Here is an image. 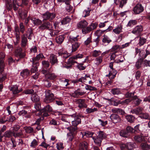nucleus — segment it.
<instances>
[{
	"instance_id": "obj_60",
	"label": "nucleus",
	"mask_w": 150,
	"mask_h": 150,
	"mask_svg": "<svg viewBox=\"0 0 150 150\" xmlns=\"http://www.w3.org/2000/svg\"><path fill=\"white\" fill-rule=\"evenodd\" d=\"M137 24V21L136 20H131L129 21L127 25L129 27L132 26Z\"/></svg>"
},
{
	"instance_id": "obj_16",
	"label": "nucleus",
	"mask_w": 150,
	"mask_h": 150,
	"mask_svg": "<svg viewBox=\"0 0 150 150\" xmlns=\"http://www.w3.org/2000/svg\"><path fill=\"white\" fill-rule=\"evenodd\" d=\"M88 24V23L86 20H82L77 23V25L78 28L83 29H86Z\"/></svg>"
},
{
	"instance_id": "obj_18",
	"label": "nucleus",
	"mask_w": 150,
	"mask_h": 150,
	"mask_svg": "<svg viewBox=\"0 0 150 150\" xmlns=\"http://www.w3.org/2000/svg\"><path fill=\"white\" fill-rule=\"evenodd\" d=\"M94 134V133L92 132L86 131V132L83 131L81 132L80 134V135H81L82 137L83 138L85 136L87 137H93V135Z\"/></svg>"
},
{
	"instance_id": "obj_20",
	"label": "nucleus",
	"mask_w": 150,
	"mask_h": 150,
	"mask_svg": "<svg viewBox=\"0 0 150 150\" xmlns=\"http://www.w3.org/2000/svg\"><path fill=\"white\" fill-rule=\"evenodd\" d=\"M105 31V30H97L96 32V35L98 36L97 38L94 40L93 42H96V45L98 44L100 41L99 37L101 35V34L103 33Z\"/></svg>"
},
{
	"instance_id": "obj_22",
	"label": "nucleus",
	"mask_w": 150,
	"mask_h": 150,
	"mask_svg": "<svg viewBox=\"0 0 150 150\" xmlns=\"http://www.w3.org/2000/svg\"><path fill=\"white\" fill-rule=\"evenodd\" d=\"M30 72L27 69L23 70L20 73L21 76L23 78H26L30 74Z\"/></svg>"
},
{
	"instance_id": "obj_9",
	"label": "nucleus",
	"mask_w": 150,
	"mask_h": 150,
	"mask_svg": "<svg viewBox=\"0 0 150 150\" xmlns=\"http://www.w3.org/2000/svg\"><path fill=\"white\" fill-rule=\"evenodd\" d=\"M144 8L141 4H137L133 8V11L136 14L140 13L143 11Z\"/></svg>"
},
{
	"instance_id": "obj_56",
	"label": "nucleus",
	"mask_w": 150,
	"mask_h": 150,
	"mask_svg": "<svg viewBox=\"0 0 150 150\" xmlns=\"http://www.w3.org/2000/svg\"><path fill=\"white\" fill-rule=\"evenodd\" d=\"M98 110L97 108H88L86 109V112L87 113H90L96 111Z\"/></svg>"
},
{
	"instance_id": "obj_61",
	"label": "nucleus",
	"mask_w": 150,
	"mask_h": 150,
	"mask_svg": "<svg viewBox=\"0 0 150 150\" xmlns=\"http://www.w3.org/2000/svg\"><path fill=\"white\" fill-rule=\"evenodd\" d=\"M26 133H30L33 132V129L30 127H24Z\"/></svg>"
},
{
	"instance_id": "obj_10",
	"label": "nucleus",
	"mask_w": 150,
	"mask_h": 150,
	"mask_svg": "<svg viewBox=\"0 0 150 150\" xmlns=\"http://www.w3.org/2000/svg\"><path fill=\"white\" fill-rule=\"evenodd\" d=\"M85 102V100L84 99H77L75 100V102L78 105V107L80 108L87 107V105Z\"/></svg>"
},
{
	"instance_id": "obj_51",
	"label": "nucleus",
	"mask_w": 150,
	"mask_h": 150,
	"mask_svg": "<svg viewBox=\"0 0 150 150\" xmlns=\"http://www.w3.org/2000/svg\"><path fill=\"white\" fill-rule=\"evenodd\" d=\"M92 38L91 36H90L87 39L84 41V45L87 46L89 45L90 43L92 42Z\"/></svg>"
},
{
	"instance_id": "obj_59",
	"label": "nucleus",
	"mask_w": 150,
	"mask_h": 150,
	"mask_svg": "<svg viewBox=\"0 0 150 150\" xmlns=\"http://www.w3.org/2000/svg\"><path fill=\"white\" fill-rule=\"evenodd\" d=\"M38 145V142L35 139H34L31 142L30 146L31 147L35 148Z\"/></svg>"
},
{
	"instance_id": "obj_62",
	"label": "nucleus",
	"mask_w": 150,
	"mask_h": 150,
	"mask_svg": "<svg viewBox=\"0 0 150 150\" xmlns=\"http://www.w3.org/2000/svg\"><path fill=\"white\" fill-rule=\"evenodd\" d=\"M13 6L14 10L16 11L18 10L19 5L16 3V0H13Z\"/></svg>"
},
{
	"instance_id": "obj_58",
	"label": "nucleus",
	"mask_w": 150,
	"mask_h": 150,
	"mask_svg": "<svg viewBox=\"0 0 150 150\" xmlns=\"http://www.w3.org/2000/svg\"><path fill=\"white\" fill-rule=\"evenodd\" d=\"M42 66L45 68H47L50 65V62L48 61L44 60L42 62Z\"/></svg>"
},
{
	"instance_id": "obj_2",
	"label": "nucleus",
	"mask_w": 150,
	"mask_h": 150,
	"mask_svg": "<svg viewBox=\"0 0 150 150\" xmlns=\"http://www.w3.org/2000/svg\"><path fill=\"white\" fill-rule=\"evenodd\" d=\"M51 68V67L50 69L47 70H43L41 72L45 75L46 79L52 80L54 79L57 77V75L54 73H51L50 72Z\"/></svg>"
},
{
	"instance_id": "obj_23",
	"label": "nucleus",
	"mask_w": 150,
	"mask_h": 150,
	"mask_svg": "<svg viewBox=\"0 0 150 150\" xmlns=\"http://www.w3.org/2000/svg\"><path fill=\"white\" fill-rule=\"evenodd\" d=\"M104 52L103 53L101 56L96 58L94 60V63L96 65H100L103 62V54Z\"/></svg>"
},
{
	"instance_id": "obj_57",
	"label": "nucleus",
	"mask_w": 150,
	"mask_h": 150,
	"mask_svg": "<svg viewBox=\"0 0 150 150\" xmlns=\"http://www.w3.org/2000/svg\"><path fill=\"white\" fill-rule=\"evenodd\" d=\"M56 147L58 150H62L64 148L63 143L59 142L57 144Z\"/></svg>"
},
{
	"instance_id": "obj_19",
	"label": "nucleus",
	"mask_w": 150,
	"mask_h": 150,
	"mask_svg": "<svg viewBox=\"0 0 150 150\" xmlns=\"http://www.w3.org/2000/svg\"><path fill=\"white\" fill-rule=\"evenodd\" d=\"M21 46L25 47L28 44V40L25 34H24L21 36Z\"/></svg>"
},
{
	"instance_id": "obj_49",
	"label": "nucleus",
	"mask_w": 150,
	"mask_h": 150,
	"mask_svg": "<svg viewBox=\"0 0 150 150\" xmlns=\"http://www.w3.org/2000/svg\"><path fill=\"white\" fill-rule=\"evenodd\" d=\"M23 141L22 139H19L18 144L17 145V148L20 149H22L23 148Z\"/></svg>"
},
{
	"instance_id": "obj_15",
	"label": "nucleus",
	"mask_w": 150,
	"mask_h": 150,
	"mask_svg": "<svg viewBox=\"0 0 150 150\" xmlns=\"http://www.w3.org/2000/svg\"><path fill=\"white\" fill-rule=\"evenodd\" d=\"M49 61L52 65L57 64L58 63V60L56 56L53 54H50L49 57Z\"/></svg>"
},
{
	"instance_id": "obj_54",
	"label": "nucleus",
	"mask_w": 150,
	"mask_h": 150,
	"mask_svg": "<svg viewBox=\"0 0 150 150\" xmlns=\"http://www.w3.org/2000/svg\"><path fill=\"white\" fill-rule=\"evenodd\" d=\"M78 64L77 65V67L80 71L84 70L86 68V66H83V64L82 63H78Z\"/></svg>"
},
{
	"instance_id": "obj_64",
	"label": "nucleus",
	"mask_w": 150,
	"mask_h": 150,
	"mask_svg": "<svg viewBox=\"0 0 150 150\" xmlns=\"http://www.w3.org/2000/svg\"><path fill=\"white\" fill-rule=\"evenodd\" d=\"M134 130L133 128L130 126H128L126 127V131L130 135V133H132Z\"/></svg>"
},
{
	"instance_id": "obj_13",
	"label": "nucleus",
	"mask_w": 150,
	"mask_h": 150,
	"mask_svg": "<svg viewBox=\"0 0 150 150\" xmlns=\"http://www.w3.org/2000/svg\"><path fill=\"white\" fill-rule=\"evenodd\" d=\"M5 57V55L3 52H1L0 53V71H2L5 65L4 61Z\"/></svg>"
},
{
	"instance_id": "obj_48",
	"label": "nucleus",
	"mask_w": 150,
	"mask_h": 150,
	"mask_svg": "<svg viewBox=\"0 0 150 150\" xmlns=\"http://www.w3.org/2000/svg\"><path fill=\"white\" fill-rule=\"evenodd\" d=\"M146 54H142V59L145 58L148 55L150 54V48L148 47L145 50Z\"/></svg>"
},
{
	"instance_id": "obj_50",
	"label": "nucleus",
	"mask_w": 150,
	"mask_h": 150,
	"mask_svg": "<svg viewBox=\"0 0 150 150\" xmlns=\"http://www.w3.org/2000/svg\"><path fill=\"white\" fill-rule=\"evenodd\" d=\"M125 118L130 123H132L134 122V117L132 115L126 116Z\"/></svg>"
},
{
	"instance_id": "obj_41",
	"label": "nucleus",
	"mask_w": 150,
	"mask_h": 150,
	"mask_svg": "<svg viewBox=\"0 0 150 150\" xmlns=\"http://www.w3.org/2000/svg\"><path fill=\"white\" fill-rule=\"evenodd\" d=\"M64 39V37L63 35H59L56 38V42L58 44H61L62 42Z\"/></svg>"
},
{
	"instance_id": "obj_37",
	"label": "nucleus",
	"mask_w": 150,
	"mask_h": 150,
	"mask_svg": "<svg viewBox=\"0 0 150 150\" xmlns=\"http://www.w3.org/2000/svg\"><path fill=\"white\" fill-rule=\"evenodd\" d=\"M4 67L2 71H0V83L4 81L6 78V75L4 73Z\"/></svg>"
},
{
	"instance_id": "obj_26",
	"label": "nucleus",
	"mask_w": 150,
	"mask_h": 150,
	"mask_svg": "<svg viewBox=\"0 0 150 150\" xmlns=\"http://www.w3.org/2000/svg\"><path fill=\"white\" fill-rule=\"evenodd\" d=\"M10 91H12L13 94H16L20 92L21 91L18 89V86L17 85L13 86L10 89Z\"/></svg>"
},
{
	"instance_id": "obj_39",
	"label": "nucleus",
	"mask_w": 150,
	"mask_h": 150,
	"mask_svg": "<svg viewBox=\"0 0 150 150\" xmlns=\"http://www.w3.org/2000/svg\"><path fill=\"white\" fill-rule=\"evenodd\" d=\"M139 42L138 44L140 46H141L146 42V38L140 36L139 37Z\"/></svg>"
},
{
	"instance_id": "obj_34",
	"label": "nucleus",
	"mask_w": 150,
	"mask_h": 150,
	"mask_svg": "<svg viewBox=\"0 0 150 150\" xmlns=\"http://www.w3.org/2000/svg\"><path fill=\"white\" fill-rule=\"evenodd\" d=\"M30 19L35 25H40L42 23V21L39 19L33 18H31Z\"/></svg>"
},
{
	"instance_id": "obj_63",
	"label": "nucleus",
	"mask_w": 150,
	"mask_h": 150,
	"mask_svg": "<svg viewBox=\"0 0 150 150\" xmlns=\"http://www.w3.org/2000/svg\"><path fill=\"white\" fill-rule=\"evenodd\" d=\"M19 27L20 29V31L22 33H24L25 30V26L22 22H20L19 24Z\"/></svg>"
},
{
	"instance_id": "obj_32",
	"label": "nucleus",
	"mask_w": 150,
	"mask_h": 150,
	"mask_svg": "<svg viewBox=\"0 0 150 150\" xmlns=\"http://www.w3.org/2000/svg\"><path fill=\"white\" fill-rule=\"evenodd\" d=\"M112 41V40L107 36L104 35L102 39V42L104 44H108Z\"/></svg>"
},
{
	"instance_id": "obj_4",
	"label": "nucleus",
	"mask_w": 150,
	"mask_h": 150,
	"mask_svg": "<svg viewBox=\"0 0 150 150\" xmlns=\"http://www.w3.org/2000/svg\"><path fill=\"white\" fill-rule=\"evenodd\" d=\"M54 99V95L49 90L45 91V97L44 101L47 103L51 102Z\"/></svg>"
},
{
	"instance_id": "obj_46",
	"label": "nucleus",
	"mask_w": 150,
	"mask_h": 150,
	"mask_svg": "<svg viewBox=\"0 0 150 150\" xmlns=\"http://www.w3.org/2000/svg\"><path fill=\"white\" fill-rule=\"evenodd\" d=\"M60 31L58 30H53L51 29L50 30V35L52 37H53L55 35H57L59 34Z\"/></svg>"
},
{
	"instance_id": "obj_6",
	"label": "nucleus",
	"mask_w": 150,
	"mask_h": 150,
	"mask_svg": "<svg viewBox=\"0 0 150 150\" xmlns=\"http://www.w3.org/2000/svg\"><path fill=\"white\" fill-rule=\"evenodd\" d=\"M52 107L49 105H48L41 109L39 113H40V114H42V113H43L42 115L43 116L47 117L49 115L48 112H52Z\"/></svg>"
},
{
	"instance_id": "obj_8",
	"label": "nucleus",
	"mask_w": 150,
	"mask_h": 150,
	"mask_svg": "<svg viewBox=\"0 0 150 150\" xmlns=\"http://www.w3.org/2000/svg\"><path fill=\"white\" fill-rule=\"evenodd\" d=\"M143 30V27L141 25H138L134 28L132 31V33L133 34L139 36L140 35Z\"/></svg>"
},
{
	"instance_id": "obj_47",
	"label": "nucleus",
	"mask_w": 150,
	"mask_h": 150,
	"mask_svg": "<svg viewBox=\"0 0 150 150\" xmlns=\"http://www.w3.org/2000/svg\"><path fill=\"white\" fill-rule=\"evenodd\" d=\"M140 147L144 150H147L149 147V145L146 143H142L141 144Z\"/></svg>"
},
{
	"instance_id": "obj_52",
	"label": "nucleus",
	"mask_w": 150,
	"mask_h": 150,
	"mask_svg": "<svg viewBox=\"0 0 150 150\" xmlns=\"http://www.w3.org/2000/svg\"><path fill=\"white\" fill-rule=\"evenodd\" d=\"M36 110L37 111H38L39 112L38 113H37V115H41V114H40V113H39V112H40L41 111V110H40L41 107L39 103H36L35 105L34 106Z\"/></svg>"
},
{
	"instance_id": "obj_28",
	"label": "nucleus",
	"mask_w": 150,
	"mask_h": 150,
	"mask_svg": "<svg viewBox=\"0 0 150 150\" xmlns=\"http://www.w3.org/2000/svg\"><path fill=\"white\" fill-rule=\"evenodd\" d=\"M92 138L96 144L98 146L100 145L102 140H101V139H100V138L98 137V136L96 137L93 136L92 137Z\"/></svg>"
},
{
	"instance_id": "obj_12",
	"label": "nucleus",
	"mask_w": 150,
	"mask_h": 150,
	"mask_svg": "<svg viewBox=\"0 0 150 150\" xmlns=\"http://www.w3.org/2000/svg\"><path fill=\"white\" fill-rule=\"evenodd\" d=\"M42 17L43 20H52L55 17V14L53 13H51L47 12L42 15Z\"/></svg>"
},
{
	"instance_id": "obj_7",
	"label": "nucleus",
	"mask_w": 150,
	"mask_h": 150,
	"mask_svg": "<svg viewBox=\"0 0 150 150\" xmlns=\"http://www.w3.org/2000/svg\"><path fill=\"white\" fill-rule=\"evenodd\" d=\"M52 28V24L48 21L44 22L39 27V28L42 30H50Z\"/></svg>"
},
{
	"instance_id": "obj_42",
	"label": "nucleus",
	"mask_w": 150,
	"mask_h": 150,
	"mask_svg": "<svg viewBox=\"0 0 150 150\" xmlns=\"http://www.w3.org/2000/svg\"><path fill=\"white\" fill-rule=\"evenodd\" d=\"M134 103L137 105H139L142 102V100L138 98L136 96L133 97Z\"/></svg>"
},
{
	"instance_id": "obj_14",
	"label": "nucleus",
	"mask_w": 150,
	"mask_h": 150,
	"mask_svg": "<svg viewBox=\"0 0 150 150\" xmlns=\"http://www.w3.org/2000/svg\"><path fill=\"white\" fill-rule=\"evenodd\" d=\"M110 118L112 122L115 123L121 122V119L120 116L117 115L112 114L110 116Z\"/></svg>"
},
{
	"instance_id": "obj_11",
	"label": "nucleus",
	"mask_w": 150,
	"mask_h": 150,
	"mask_svg": "<svg viewBox=\"0 0 150 150\" xmlns=\"http://www.w3.org/2000/svg\"><path fill=\"white\" fill-rule=\"evenodd\" d=\"M22 52V48L20 47H18L15 50V55L20 58L24 57L25 55V53L24 52Z\"/></svg>"
},
{
	"instance_id": "obj_25",
	"label": "nucleus",
	"mask_w": 150,
	"mask_h": 150,
	"mask_svg": "<svg viewBox=\"0 0 150 150\" xmlns=\"http://www.w3.org/2000/svg\"><path fill=\"white\" fill-rule=\"evenodd\" d=\"M31 99L33 102L37 103L40 100V97L37 94H33L31 96Z\"/></svg>"
},
{
	"instance_id": "obj_53",
	"label": "nucleus",
	"mask_w": 150,
	"mask_h": 150,
	"mask_svg": "<svg viewBox=\"0 0 150 150\" xmlns=\"http://www.w3.org/2000/svg\"><path fill=\"white\" fill-rule=\"evenodd\" d=\"M150 116L147 113H141L140 117L142 119L149 120Z\"/></svg>"
},
{
	"instance_id": "obj_35",
	"label": "nucleus",
	"mask_w": 150,
	"mask_h": 150,
	"mask_svg": "<svg viewBox=\"0 0 150 150\" xmlns=\"http://www.w3.org/2000/svg\"><path fill=\"white\" fill-rule=\"evenodd\" d=\"M13 136V132L10 130H7L6 131L4 134V136L5 137L9 138L12 137Z\"/></svg>"
},
{
	"instance_id": "obj_33",
	"label": "nucleus",
	"mask_w": 150,
	"mask_h": 150,
	"mask_svg": "<svg viewBox=\"0 0 150 150\" xmlns=\"http://www.w3.org/2000/svg\"><path fill=\"white\" fill-rule=\"evenodd\" d=\"M122 26L121 25H119L117 28L114 29L113 31L115 33L119 34L122 32Z\"/></svg>"
},
{
	"instance_id": "obj_29",
	"label": "nucleus",
	"mask_w": 150,
	"mask_h": 150,
	"mask_svg": "<svg viewBox=\"0 0 150 150\" xmlns=\"http://www.w3.org/2000/svg\"><path fill=\"white\" fill-rule=\"evenodd\" d=\"M28 11H25L23 12H19V16L22 20L25 19L27 16Z\"/></svg>"
},
{
	"instance_id": "obj_27",
	"label": "nucleus",
	"mask_w": 150,
	"mask_h": 150,
	"mask_svg": "<svg viewBox=\"0 0 150 150\" xmlns=\"http://www.w3.org/2000/svg\"><path fill=\"white\" fill-rule=\"evenodd\" d=\"M135 141L138 142H141L145 140L144 136L141 135H139L135 136L134 137Z\"/></svg>"
},
{
	"instance_id": "obj_5",
	"label": "nucleus",
	"mask_w": 150,
	"mask_h": 150,
	"mask_svg": "<svg viewBox=\"0 0 150 150\" xmlns=\"http://www.w3.org/2000/svg\"><path fill=\"white\" fill-rule=\"evenodd\" d=\"M72 118L71 123L74 128L77 127V125L81 123V120L80 117L76 114H73L71 115Z\"/></svg>"
},
{
	"instance_id": "obj_1",
	"label": "nucleus",
	"mask_w": 150,
	"mask_h": 150,
	"mask_svg": "<svg viewBox=\"0 0 150 150\" xmlns=\"http://www.w3.org/2000/svg\"><path fill=\"white\" fill-rule=\"evenodd\" d=\"M64 128L67 129L69 131V132L67 134V138L68 141L70 142L72 141L76 134V130L78 129V127L74 128L73 127L70 126Z\"/></svg>"
},
{
	"instance_id": "obj_38",
	"label": "nucleus",
	"mask_w": 150,
	"mask_h": 150,
	"mask_svg": "<svg viewBox=\"0 0 150 150\" xmlns=\"http://www.w3.org/2000/svg\"><path fill=\"white\" fill-rule=\"evenodd\" d=\"M71 21V19L68 17H66L63 18L61 21V24L64 25L69 23Z\"/></svg>"
},
{
	"instance_id": "obj_3",
	"label": "nucleus",
	"mask_w": 150,
	"mask_h": 150,
	"mask_svg": "<svg viewBox=\"0 0 150 150\" xmlns=\"http://www.w3.org/2000/svg\"><path fill=\"white\" fill-rule=\"evenodd\" d=\"M98 25V23L97 22L92 23L86 29H82V33L83 34L88 33L92 30L96 29Z\"/></svg>"
},
{
	"instance_id": "obj_45",
	"label": "nucleus",
	"mask_w": 150,
	"mask_h": 150,
	"mask_svg": "<svg viewBox=\"0 0 150 150\" xmlns=\"http://www.w3.org/2000/svg\"><path fill=\"white\" fill-rule=\"evenodd\" d=\"M101 53L100 50H94L92 52V56L94 57H97L99 56Z\"/></svg>"
},
{
	"instance_id": "obj_24",
	"label": "nucleus",
	"mask_w": 150,
	"mask_h": 150,
	"mask_svg": "<svg viewBox=\"0 0 150 150\" xmlns=\"http://www.w3.org/2000/svg\"><path fill=\"white\" fill-rule=\"evenodd\" d=\"M127 0H114V2L116 4H119V7L122 8L126 4Z\"/></svg>"
},
{
	"instance_id": "obj_31",
	"label": "nucleus",
	"mask_w": 150,
	"mask_h": 150,
	"mask_svg": "<svg viewBox=\"0 0 150 150\" xmlns=\"http://www.w3.org/2000/svg\"><path fill=\"white\" fill-rule=\"evenodd\" d=\"M58 54L59 55L62 56L63 58L65 59L67 58L70 55L69 53H68L67 51H64L59 52Z\"/></svg>"
},
{
	"instance_id": "obj_40",
	"label": "nucleus",
	"mask_w": 150,
	"mask_h": 150,
	"mask_svg": "<svg viewBox=\"0 0 150 150\" xmlns=\"http://www.w3.org/2000/svg\"><path fill=\"white\" fill-rule=\"evenodd\" d=\"M120 136L124 137H127L129 136L128 133L127 132L126 130H121L120 132Z\"/></svg>"
},
{
	"instance_id": "obj_17",
	"label": "nucleus",
	"mask_w": 150,
	"mask_h": 150,
	"mask_svg": "<svg viewBox=\"0 0 150 150\" xmlns=\"http://www.w3.org/2000/svg\"><path fill=\"white\" fill-rule=\"evenodd\" d=\"M88 147L87 143L85 141L82 142H81L79 144V150H87Z\"/></svg>"
},
{
	"instance_id": "obj_44",
	"label": "nucleus",
	"mask_w": 150,
	"mask_h": 150,
	"mask_svg": "<svg viewBox=\"0 0 150 150\" xmlns=\"http://www.w3.org/2000/svg\"><path fill=\"white\" fill-rule=\"evenodd\" d=\"M98 136V137H99L100 139H101V140L106 138L107 137L106 134L104 132L101 131L99 132Z\"/></svg>"
},
{
	"instance_id": "obj_43",
	"label": "nucleus",
	"mask_w": 150,
	"mask_h": 150,
	"mask_svg": "<svg viewBox=\"0 0 150 150\" xmlns=\"http://www.w3.org/2000/svg\"><path fill=\"white\" fill-rule=\"evenodd\" d=\"M38 60L35 57L33 58L32 59V61H30L32 62L33 66H34L38 67L39 66V64L38 62Z\"/></svg>"
},
{
	"instance_id": "obj_21",
	"label": "nucleus",
	"mask_w": 150,
	"mask_h": 150,
	"mask_svg": "<svg viewBox=\"0 0 150 150\" xmlns=\"http://www.w3.org/2000/svg\"><path fill=\"white\" fill-rule=\"evenodd\" d=\"M143 108L140 107H138L137 108L132 109L130 112L132 114H135L136 115L141 114Z\"/></svg>"
},
{
	"instance_id": "obj_55",
	"label": "nucleus",
	"mask_w": 150,
	"mask_h": 150,
	"mask_svg": "<svg viewBox=\"0 0 150 150\" xmlns=\"http://www.w3.org/2000/svg\"><path fill=\"white\" fill-rule=\"evenodd\" d=\"M85 94V93L83 92H80L78 91H75L74 93L72 94V96L74 98H76L78 97L79 95H82Z\"/></svg>"
},
{
	"instance_id": "obj_30",
	"label": "nucleus",
	"mask_w": 150,
	"mask_h": 150,
	"mask_svg": "<svg viewBox=\"0 0 150 150\" xmlns=\"http://www.w3.org/2000/svg\"><path fill=\"white\" fill-rule=\"evenodd\" d=\"M80 44L77 42H75L72 43V52H74L76 51L79 47Z\"/></svg>"
},
{
	"instance_id": "obj_36",
	"label": "nucleus",
	"mask_w": 150,
	"mask_h": 150,
	"mask_svg": "<svg viewBox=\"0 0 150 150\" xmlns=\"http://www.w3.org/2000/svg\"><path fill=\"white\" fill-rule=\"evenodd\" d=\"M110 92L111 93L114 95H118L121 93L120 90L119 88H115L112 89Z\"/></svg>"
}]
</instances>
